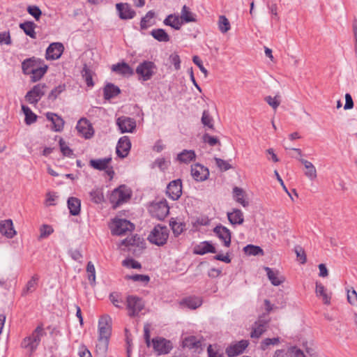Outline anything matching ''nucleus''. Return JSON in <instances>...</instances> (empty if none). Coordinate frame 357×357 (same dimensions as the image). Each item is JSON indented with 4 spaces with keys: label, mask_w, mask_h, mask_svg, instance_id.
Segmentation results:
<instances>
[{
    "label": "nucleus",
    "mask_w": 357,
    "mask_h": 357,
    "mask_svg": "<svg viewBox=\"0 0 357 357\" xmlns=\"http://www.w3.org/2000/svg\"><path fill=\"white\" fill-rule=\"evenodd\" d=\"M130 197V190L126 186L121 185L112 192L109 201L113 204V207L116 208L126 202Z\"/></svg>",
    "instance_id": "nucleus-4"
},
{
    "label": "nucleus",
    "mask_w": 357,
    "mask_h": 357,
    "mask_svg": "<svg viewBox=\"0 0 357 357\" xmlns=\"http://www.w3.org/2000/svg\"><path fill=\"white\" fill-rule=\"evenodd\" d=\"M176 159L181 163L188 164L195 160L196 153L193 150L184 149L177 155Z\"/></svg>",
    "instance_id": "nucleus-31"
},
{
    "label": "nucleus",
    "mask_w": 357,
    "mask_h": 357,
    "mask_svg": "<svg viewBox=\"0 0 357 357\" xmlns=\"http://www.w3.org/2000/svg\"><path fill=\"white\" fill-rule=\"evenodd\" d=\"M45 335L42 326H38L32 334L24 339L22 346L30 350L31 354L37 349L40 344L41 337Z\"/></svg>",
    "instance_id": "nucleus-2"
},
{
    "label": "nucleus",
    "mask_w": 357,
    "mask_h": 357,
    "mask_svg": "<svg viewBox=\"0 0 357 357\" xmlns=\"http://www.w3.org/2000/svg\"><path fill=\"white\" fill-rule=\"evenodd\" d=\"M123 266L135 269H140L142 268V265L137 261L133 259H127L123 261Z\"/></svg>",
    "instance_id": "nucleus-60"
},
{
    "label": "nucleus",
    "mask_w": 357,
    "mask_h": 357,
    "mask_svg": "<svg viewBox=\"0 0 357 357\" xmlns=\"http://www.w3.org/2000/svg\"><path fill=\"white\" fill-rule=\"evenodd\" d=\"M155 17V13L153 10L149 11L144 17H143L140 22V28L142 30L146 29L148 27L153 25L152 20Z\"/></svg>",
    "instance_id": "nucleus-42"
},
{
    "label": "nucleus",
    "mask_w": 357,
    "mask_h": 357,
    "mask_svg": "<svg viewBox=\"0 0 357 357\" xmlns=\"http://www.w3.org/2000/svg\"><path fill=\"white\" fill-rule=\"evenodd\" d=\"M39 277L38 275H34L31 277L30 280L28 281L25 289L23 291V294H26L33 292L36 290L38 285Z\"/></svg>",
    "instance_id": "nucleus-49"
},
{
    "label": "nucleus",
    "mask_w": 357,
    "mask_h": 357,
    "mask_svg": "<svg viewBox=\"0 0 357 357\" xmlns=\"http://www.w3.org/2000/svg\"><path fill=\"white\" fill-rule=\"evenodd\" d=\"M12 44V40L10 32L3 31L0 32V45H10Z\"/></svg>",
    "instance_id": "nucleus-59"
},
{
    "label": "nucleus",
    "mask_w": 357,
    "mask_h": 357,
    "mask_svg": "<svg viewBox=\"0 0 357 357\" xmlns=\"http://www.w3.org/2000/svg\"><path fill=\"white\" fill-rule=\"evenodd\" d=\"M169 208L165 199L152 203L149 207V211L152 216L158 220L164 219L169 213Z\"/></svg>",
    "instance_id": "nucleus-6"
},
{
    "label": "nucleus",
    "mask_w": 357,
    "mask_h": 357,
    "mask_svg": "<svg viewBox=\"0 0 357 357\" xmlns=\"http://www.w3.org/2000/svg\"><path fill=\"white\" fill-rule=\"evenodd\" d=\"M115 6L118 15L121 20H131L136 15V12L128 3H118Z\"/></svg>",
    "instance_id": "nucleus-13"
},
{
    "label": "nucleus",
    "mask_w": 357,
    "mask_h": 357,
    "mask_svg": "<svg viewBox=\"0 0 357 357\" xmlns=\"http://www.w3.org/2000/svg\"><path fill=\"white\" fill-rule=\"evenodd\" d=\"M0 233L8 238H13L16 234L13 221L10 219L0 222Z\"/></svg>",
    "instance_id": "nucleus-21"
},
{
    "label": "nucleus",
    "mask_w": 357,
    "mask_h": 357,
    "mask_svg": "<svg viewBox=\"0 0 357 357\" xmlns=\"http://www.w3.org/2000/svg\"><path fill=\"white\" fill-rule=\"evenodd\" d=\"M183 344L184 347L189 349H198L202 346L200 340H197L195 336L185 337L183 341Z\"/></svg>",
    "instance_id": "nucleus-41"
},
{
    "label": "nucleus",
    "mask_w": 357,
    "mask_h": 357,
    "mask_svg": "<svg viewBox=\"0 0 357 357\" xmlns=\"http://www.w3.org/2000/svg\"><path fill=\"white\" fill-rule=\"evenodd\" d=\"M264 270L266 272L268 278L273 285L279 286L284 282V278L279 273L278 271H275L269 267H265Z\"/></svg>",
    "instance_id": "nucleus-23"
},
{
    "label": "nucleus",
    "mask_w": 357,
    "mask_h": 357,
    "mask_svg": "<svg viewBox=\"0 0 357 357\" xmlns=\"http://www.w3.org/2000/svg\"><path fill=\"white\" fill-rule=\"evenodd\" d=\"M94 73L89 68L86 66H84L82 71V75L83 78L85 80V82L86 85L89 87H93L94 86V83L93 82V77Z\"/></svg>",
    "instance_id": "nucleus-44"
},
{
    "label": "nucleus",
    "mask_w": 357,
    "mask_h": 357,
    "mask_svg": "<svg viewBox=\"0 0 357 357\" xmlns=\"http://www.w3.org/2000/svg\"><path fill=\"white\" fill-rule=\"evenodd\" d=\"M64 47L61 43H52L46 50L45 58L47 60H56L61 57Z\"/></svg>",
    "instance_id": "nucleus-15"
},
{
    "label": "nucleus",
    "mask_w": 357,
    "mask_h": 357,
    "mask_svg": "<svg viewBox=\"0 0 357 357\" xmlns=\"http://www.w3.org/2000/svg\"><path fill=\"white\" fill-rule=\"evenodd\" d=\"M126 303V307L130 317L137 316L144 307L142 300L135 296H128Z\"/></svg>",
    "instance_id": "nucleus-8"
},
{
    "label": "nucleus",
    "mask_w": 357,
    "mask_h": 357,
    "mask_svg": "<svg viewBox=\"0 0 357 357\" xmlns=\"http://www.w3.org/2000/svg\"><path fill=\"white\" fill-rule=\"evenodd\" d=\"M316 294L318 296H321L325 304H329L331 296L326 292V289L321 283H316Z\"/></svg>",
    "instance_id": "nucleus-45"
},
{
    "label": "nucleus",
    "mask_w": 357,
    "mask_h": 357,
    "mask_svg": "<svg viewBox=\"0 0 357 357\" xmlns=\"http://www.w3.org/2000/svg\"><path fill=\"white\" fill-rule=\"evenodd\" d=\"M218 28L219 30L223 33L227 32L230 29V23L225 15H220L219 17Z\"/></svg>",
    "instance_id": "nucleus-50"
},
{
    "label": "nucleus",
    "mask_w": 357,
    "mask_h": 357,
    "mask_svg": "<svg viewBox=\"0 0 357 357\" xmlns=\"http://www.w3.org/2000/svg\"><path fill=\"white\" fill-rule=\"evenodd\" d=\"M22 109L25 115V123L31 125L37 119V116L31 111V109L25 105H22Z\"/></svg>",
    "instance_id": "nucleus-47"
},
{
    "label": "nucleus",
    "mask_w": 357,
    "mask_h": 357,
    "mask_svg": "<svg viewBox=\"0 0 357 357\" xmlns=\"http://www.w3.org/2000/svg\"><path fill=\"white\" fill-rule=\"evenodd\" d=\"M151 35L160 42H168L170 40L169 36L162 29H153Z\"/></svg>",
    "instance_id": "nucleus-40"
},
{
    "label": "nucleus",
    "mask_w": 357,
    "mask_h": 357,
    "mask_svg": "<svg viewBox=\"0 0 357 357\" xmlns=\"http://www.w3.org/2000/svg\"><path fill=\"white\" fill-rule=\"evenodd\" d=\"M121 245L128 248V250H131L134 246L143 248V238L135 234L123 239L121 241Z\"/></svg>",
    "instance_id": "nucleus-24"
},
{
    "label": "nucleus",
    "mask_w": 357,
    "mask_h": 357,
    "mask_svg": "<svg viewBox=\"0 0 357 357\" xmlns=\"http://www.w3.org/2000/svg\"><path fill=\"white\" fill-rule=\"evenodd\" d=\"M68 207L72 215H77L80 213L81 201L76 197H70L68 199Z\"/></svg>",
    "instance_id": "nucleus-34"
},
{
    "label": "nucleus",
    "mask_w": 357,
    "mask_h": 357,
    "mask_svg": "<svg viewBox=\"0 0 357 357\" xmlns=\"http://www.w3.org/2000/svg\"><path fill=\"white\" fill-rule=\"evenodd\" d=\"M191 176L196 181H204L209 176V170L204 165L196 163L191 166Z\"/></svg>",
    "instance_id": "nucleus-11"
},
{
    "label": "nucleus",
    "mask_w": 357,
    "mask_h": 357,
    "mask_svg": "<svg viewBox=\"0 0 357 357\" xmlns=\"http://www.w3.org/2000/svg\"><path fill=\"white\" fill-rule=\"evenodd\" d=\"M112 70L117 74L123 76L132 75L134 74L133 70L125 62L112 65Z\"/></svg>",
    "instance_id": "nucleus-30"
},
{
    "label": "nucleus",
    "mask_w": 357,
    "mask_h": 357,
    "mask_svg": "<svg viewBox=\"0 0 357 357\" xmlns=\"http://www.w3.org/2000/svg\"><path fill=\"white\" fill-rule=\"evenodd\" d=\"M167 194L173 200H177L182 195V181L176 179L171 181L167 187Z\"/></svg>",
    "instance_id": "nucleus-12"
},
{
    "label": "nucleus",
    "mask_w": 357,
    "mask_h": 357,
    "mask_svg": "<svg viewBox=\"0 0 357 357\" xmlns=\"http://www.w3.org/2000/svg\"><path fill=\"white\" fill-rule=\"evenodd\" d=\"M120 93V89L113 84H107L104 88V98L109 100Z\"/></svg>",
    "instance_id": "nucleus-39"
},
{
    "label": "nucleus",
    "mask_w": 357,
    "mask_h": 357,
    "mask_svg": "<svg viewBox=\"0 0 357 357\" xmlns=\"http://www.w3.org/2000/svg\"><path fill=\"white\" fill-rule=\"evenodd\" d=\"M227 218L231 225H242L244 222L243 213L238 208H233L232 211L227 212Z\"/></svg>",
    "instance_id": "nucleus-26"
},
{
    "label": "nucleus",
    "mask_w": 357,
    "mask_h": 357,
    "mask_svg": "<svg viewBox=\"0 0 357 357\" xmlns=\"http://www.w3.org/2000/svg\"><path fill=\"white\" fill-rule=\"evenodd\" d=\"M264 100L274 109L276 110L280 104V96L277 94L275 96L272 97L271 96H266Z\"/></svg>",
    "instance_id": "nucleus-51"
},
{
    "label": "nucleus",
    "mask_w": 357,
    "mask_h": 357,
    "mask_svg": "<svg viewBox=\"0 0 357 357\" xmlns=\"http://www.w3.org/2000/svg\"><path fill=\"white\" fill-rule=\"evenodd\" d=\"M111 231L113 235L121 236L126 234L127 231H130L135 229V226L130 221L125 219H115L110 226Z\"/></svg>",
    "instance_id": "nucleus-5"
},
{
    "label": "nucleus",
    "mask_w": 357,
    "mask_h": 357,
    "mask_svg": "<svg viewBox=\"0 0 357 357\" xmlns=\"http://www.w3.org/2000/svg\"><path fill=\"white\" fill-rule=\"evenodd\" d=\"M47 86L45 84H38L31 90L27 92L25 99L30 104H36L45 93Z\"/></svg>",
    "instance_id": "nucleus-7"
},
{
    "label": "nucleus",
    "mask_w": 357,
    "mask_h": 357,
    "mask_svg": "<svg viewBox=\"0 0 357 357\" xmlns=\"http://www.w3.org/2000/svg\"><path fill=\"white\" fill-rule=\"evenodd\" d=\"M126 278L132 281L140 282L144 284L148 283L150 280L149 276L146 275L135 274L132 275L126 276Z\"/></svg>",
    "instance_id": "nucleus-55"
},
{
    "label": "nucleus",
    "mask_w": 357,
    "mask_h": 357,
    "mask_svg": "<svg viewBox=\"0 0 357 357\" xmlns=\"http://www.w3.org/2000/svg\"><path fill=\"white\" fill-rule=\"evenodd\" d=\"M110 301L112 304L120 309L123 307V301L121 299V297L116 293H112L109 295Z\"/></svg>",
    "instance_id": "nucleus-54"
},
{
    "label": "nucleus",
    "mask_w": 357,
    "mask_h": 357,
    "mask_svg": "<svg viewBox=\"0 0 357 357\" xmlns=\"http://www.w3.org/2000/svg\"><path fill=\"white\" fill-rule=\"evenodd\" d=\"M194 252L197 255H203L206 253H215L216 250L211 243L204 241L195 248Z\"/></svg>",
    "instance_id": "nucleus-32"
},
{
    "label": "nucleus",
    "mask_w": 357,
    "mask_h": 357,
    "mask_svg": "<svg viewBox=\"0 0 357 357\" xmlns=\"http://www.w3.org/2000/svg\"><path fill=\"white\" fill-rule=\"evenodd\" d=\"M202 122L204 126H208L209 128H213V119L208 111H204L202 116Z\"/></svg>",
    "instance_id": "nucleus-57"
},
{
    "label": "nucleus",
    "mask_w": 357,
    "mask_h": 357,
    "mask_svg": "<svg viewBox=\"0 0 357 357\" xmlns=\"http://www.w3.org/2000/svg\"><path fill=\"white\" fill-rule=\"evenodd\" d=\"M66 89L65 84H59L53 89L48 96V98L51 100H54L56 98Z\"/></svg>",
    "instance_id": "nucleus-53"
},
{
    "label": "nucleus",
    "mask_w": 357,
    "mask_h": 357,
    "mask_svg": "<svg viewBox=\"0 0 357 357\" xmlns=\"http://www.w3.org/2000/svg\"><path fill=\"white\" fill-rule=\"evenodd\" d=\"M169 230L166 226L158 225L154 227L148 236V240L152 244L163 246L169 238Z\"/></svg>",
    "instance_id": "nucleus-1"
},
{
    "label": "nucleus",
    "mask_w": 357,
    "mask_h": 357,
    "mask_svg": "<svg viewBox=\"0 0 357 357\" xmlns=\"http://www.w3.org/2000/svg\"><path fill=\"white\" fill-rule=\"evenodd\" d=\"M99 337L109 338L112 332L111 318L107 316L102 317L98 321Z\"/></svg>",
    "instance_id": "nucleus-16"
},
{
    "label": "nucleus",
    "mask_w": 357,
    "mask_h": 357,
    "mask_svg": "<svg viewBox=\"0 0 357 357\" xmlns=\"http://www.w3.org/2000/svg\"><path fill=\"white\" fill-rule=\"evenodd\" d=\"M297 159L304 165L305 168V175L310 180L314 181L317 177V169L314 165L310 161L301 158Z\"/></svg>",
    "instance_id": "nucleus-25"
},
{
    "label": "nucleus",
    "mask_w": 357,
    "mask_h": 357,
    "mask_svg": "<svg viewBox=\"0 0 357 357\" xmlns=\"http://www.w3.org/2000/svg\"><path fill=\"white\" fill-rule=\"evenodd\" d=\"M248 346V342L247 340H241L228 347L226 349V353L228 356L234 357L243 353Z\"/></svg>",
    "instance_id": "nucleus-20"
},
{
    "label": "nucleus",
    "mask_w": 357,
    "mask_h": 357,
    "mask_svg": "<svg viewBox=\"0 0 357 357\" xmlns=\"http://www.w3.org/2000/svg\"><path fill=\"white\" fill-rule=\"evenodd\" d=\"M112 162V158L107 157L100 159H92L89 161V165L95 169L100 171L107 169Z\"/></svg>",
    "instance_id": "nucleus-27"
},
{
    "label": "nucleus",
    "mask_w": 357,
    "mask_h": 357,
    "mask_svg": "<svg viewBox=\"0 0 357 357\" xmlns=\"http://www.w3.org/2000/svg\"><path fill=\"white\" fill-rule=\"evenodd\" d=\"M44 64V61L39 58L33 56L31 58L26 59L22 63V73L26 75H30L31 72L37 70L38 68H40V66H43Z\"/></svg>",
    "instance_id": "nucleus-9"
},
{
    "label": "nucleus",
    "mask_w": 357,
    "mask_h": 357,
    "mask_svg": "<svg viewBox=\"0 0 357 357\" xmlns=\"http://www.w3.org/2000/svg\"><path fill=\"white\" fill-rule=\"evenodd\" d=\"M183 303L188 307L195 310L201 306L202 300L199 297H189L183 300Z\"/></svg>",
    "instance_id": "nucleus-46"
},
{
    "label": "nucleus",
    "mask_w": 357,
    "mask_h": 357,
    "mask_svg": "<svg viewBox=\"0 0 357 357\" xmlns=\"http://www.w3.org/2000/svg\"><path fill=\"white\" fill-rule=\"evenodd\" d=\"M179 17L183 24L197 22V15L185 5L183 6Z\"/></svg>",
    "instance_id": "nucleus-29"
},
{
    "label": "nucleus",
    "mask_w": 357,
    "mask_h": 357,
    "mask_svg": "<svg viewBox=\"0 0 357 357\" xmlns=\"http://www.w3.org/2000/svg\"><path fill=\"white\" fill-rule=\"evenodd\" d=\"M86 271L88 273V279L93 283L96 280V271L94 265L91 261H89L86 266Z\"/></svg>",
    "instance_id": "nucleus-58"
},
{
    "label": "nucleus",
    "mask_w": 357,
    "mask_h": 357,
    "mask_svg": "<svg viewBox=\"0 0 357 357\" xmlns=\"http://www.w3.org/2000/svg\"><path fill=\"white\" fill-rule=\"evenodd\" d=\"M267 323L264 320H259L255 322L251 337L253 338L259 337L266 329Z\"/></svg>",
    "instance_id": "nucleus-35"
},
{
    "label": "nucleus",
    "mask_w": 357,
    "mask_h": 357,
    "mask_svg": "<svg viewBox=\"0 0 357 357\" xmlns=\"http://www.w3.org/2000/svg\"><path fill=\"white\" fill-rule=\"evenodd\" d=\"M52 227L47 225H43L40 229V238H45L53 233Z\"/></svg>",
    "instance_id": "nucleus-62"
},
{
    "label": "nucleus",
    "mask_w": 357,
    "mask_h": 357,
    "mask_svg": "<svg viewBox=\"0 0 357 357\" xmlns=\"http://www.w3.org/2000/svg\"><path fill=\"white\" fill-rule=\"evenodd\" d=\"M48 69L47 65L45 63L43 66H40V68H38L37 70H34L33 72H31L30 73V79L31 82H36L42 79V77L45 75V74L47 73Z\"/></svg>",
    "instance_id": "nucleus-38"
},
{
    "label": "nucleus",
    "mask_w": 357,
    "mask_h": 357,
    "mask_svg": "<svg viewBox=\"0 0 357 357\" xmlns=\"http://www.w3.org/2000/svg\"><path fill=\"white\" fill-rule=\"evenodd\" d=\"M214 233L224 242V245L229 247L231 244V231L226 227L221 225L216 226L213 229Z\"/></svg>",
    "instance_id": "nucleus-19"
},
{
    "label": "nucleus",
    "mask_w": 357,
    "mask_h": 357,
    "mask_svg": "<svg viewBox=\"0 0 357 357\" xmlns=\"http://www.w3.org/2000/svg\"><path fill=\"white\" fill-rule=\"evenodd\" d=\"M169 225L175 236H179L183 231L185 227L184 223L181 222H177L173 218L170 220Z\"/></svg>",
    "instance_id": "nucleus-43"
},
{
    "label": "nucleus",
    "mask_w": 357,
    "mask_h": 357,
    "mask_svg": "<svg viewBox=\"0 0 357 357\" xmlns=\"http://www.w3.org/2000/svg\"><path fill=\"white\" fill-rule=\"evenodd\" d=\"M152 343L154 350L158 354H168L172 348L171 342L162 337L153 339Z\"/></svg>",
    "instance_id": "nucleus-17"
},
{
    "label": "nucleus",
    "mask_w": 357,
    "mask_h": 357,
    "mask_svg": "<svg viewBox=\"0 0 357 357\" xmlns=\"http://www.w3.org/2000/svg\"><path fill=\"white\" fill-rule=\"evenodd\" d=\"M76 129L86 139L91 138L93 135L92 126L86 119H81L77 122Z\"/></svg>",
    "instance_id": "nucleus-18"
},
{
    "label": "nucleus",
    "mask_w": 357,
    "mask_h": 357,
    "mask_svg": "<svg viewBox=\"0 0 357 357\" xmlns=\"http://www.w3.org/2000/svg\"><path fill=\"white\" fill-rule=\"evenodd\" d=\"M157 67L155 64L150 61H144L136 68L135 72L139 76V80L146 82L150 80L155 74Z\"/></svg>",
    "instance_id": "nucleus-3"
},
{
    "label": "nucleus",
    "mask_w": 357,
    "mask_h": 357,
    "mask_svg": "<svg viewBox=\"0 0 357 357\" xmlns=\"http://www.w3.org/2000/svg\"><path fill=\"white\" fill-rule=\"evenodd\" d=\"M163 23L165 25L169 26L175 30H179L183 25L179 16L173 14L167 15L164 20Z\"/></svg>",
    "instance_id": "nucleus-33"
},
{
    "label": "nucleus",
    "mask_w": 357,
    "mask_h": 357,
    "mask_svg": "<svg viewBox=\"0 0 357 357\" xmlns=\"http://www.w3.org/2000/svg\"><path fill=\"white\" fill-rule=\"evenodd\" d=\"M47 120L52 122V129L56 132H60L62 130L64 126V121L62 118L59 116L57 114L52 112H47L46 114Z\"/></svg>",
    "instance_id": "nucleus-28"
},
{
    "label": "nucleus",
    "mask_w": 357,
    "mask_h": 357,
    "mask_svg": "<svg viewBox=\"0 0 357 357\" xmlns=\"http://www.w3.org/2000/svg\"><path fill=\"white\" fill-rule=\"evenodd\" d=\"M347 301L351 305L357 304V293L354 289L347 290Z\"/></svg>",
    "instance_id": "nucleus-64"
},
{
    "label": "nucleus",
    "mask_w": 357,
    "mask_h": 357,
    "mask_svg": "<svg viewBox=\"0 0 357 357\" xmlns=\"http://www.w3.org/2000/svg\"><path fill=\"white\" fill-rule=\"evenodd\" d=\"M169 162L166 160L164 158H159L154 162V165L157 166L160 169L164 171L167 169Z\"/></svg>",
    "instance_id": "nucleus-63"
},
{
    "label": "nucleus",
    "mask_w": 357,
    "mask_h": 357,
    "mask_svg": "<svg viewBox=\"0 0 357 357\" xmlns=\"http://www.w3.org/2000/svg\"><path fill=\"white\" fill-rule=\"evenodd\" d=\"M233 197L236 202L242 205L244 208L249 206L247 194L243 188L236 186L234 187L233 188Z\"/></svg>",
    "instance_id": "nucleus-22"
},
{
    "label": "nucleus",
    "mask_w": 357,
    "mask_h": 357,
    "mask_svg": "<svg viewBox=\"0 0 357 357\" xmlns=\"http://www.w3.org/2000/svg\"><path fill=\"white\" fill-rule=\"evenodd\" d=\"M59 146H60L61 151L63 155L68 156V157H71L73 155V150L69 148V146L67 145V144L61 138L59 140Z\"/></svg>",
    "instance_id": "nucleus-56"
},
{
    "label": "nucleus",
    "mask_w": 357,
    "mask_h": 357,
    "mask_svg": "<svg viewBox=\"0 0 357 357\" xmlns=\"http://www.w3.org/2000/svg\"><path fill=\"white\" fill-rule=\"evenodd\" d=\"M27 12L32 15L36 20H38L42 15V12L37 6H29L27 8Z\"/></svg>",
    "instance_id": "nucleus-61"
},
{
    "label": "nucleus",
    "mask_w": 357,
    "mask_h": 357,
    "mask_svg": "<svg viewBox=\"0 0 357 357\" xmlns=\"http://www.w3.org/2000/svg\"><path fill=\"white\" fill-rule=\"evenodd\" d=\"M130 148L131 142L130 138L128 136H123L118 141L116 153L119 157L124 158L128 155Z\"/></svg>",
    "instance_id": "nucleus-14"
},
{
    "label": "nucleus",
    "mask_w": 357,
    "mask_h": 357,
    "mask_svg": "<svg viewBox=\"0 0 357 357\" xmlns=\"http://www.w3.org/2000/svg\"><path fill=\"white\" fill-rule=\"evenodd\" d=\"M245 253L250 256L264 255V250L259 247L254 245H248L244 247Z\"/></svg>",
    "instance_id": "nucleus-48"
},
{
    "label": "nucleus",
    "mask_w": 357,
    "mask_h": 357,
    "mask_svg": "<svg viewBox=\"0 0 357 357\" xmlns=\"http://www.w3.org/2000/svg\"><path fill=\"white\" fill-rule=\"evenodd\" d=\"M90 199L96 204L101 203L104 199L103 193L101 190L96 189L92 190L90 194Z\"/></svg>",
    "instance_id": "nucleus-52"
},
{
    "label": "nucleus",
    "mask_w": 357,
    "mask_h": 357,
    "mask_svg": "<svg viewBox=\"0 0 357 357\" xmlns=\"http://www.w3.org/2000/svg\"><path fill=\"white\" fill-rule=\"evenodd\" d=\"M20 28L24 31L26 35L31 38H36V33L35 31L36 24L33 22H25L20 24Z\"/></svg>",
    "instance_id": "nucleus-36"
},
{
    "label": "nucleus",
    "mask_w": 357,
    "mask_h": 357,
    "mask_svg": "<svg viewBox=\"0 0 357 357\" xmlns=\"http://www.w3.org/2000/svg\"><path fill=\"white\" fill-rule=\"evenodd\" d=\"M116 125L118 126L121 133L133 132L136 128V121L134 119L121 116L116 119Z\"/></svg>",
    "instance_id": "nucleus-10"
},
{
    "label": "nucleus",
    "mask_w": 357,
    "mask_h": 357,
    "mask_svg": "<svg viewBox=\"0 0 357 357\" xmlns=\"http://www.w3.org/2000/svg\"><path fill=\"white\" fill-rule=\"evenodd\" d=\"M108 344L109 338L98 337V343L96 346L97 354L100 356H105L108 349Z\"/></svg>",
    "instance_id": "nucleus-37"
}]
</instances>
